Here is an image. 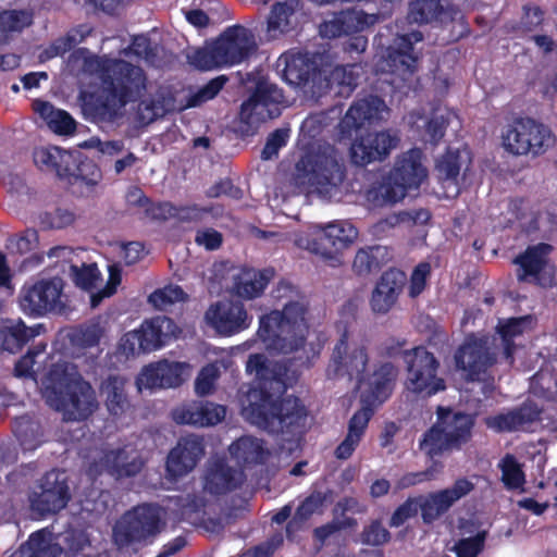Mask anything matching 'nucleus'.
Listing matches in <instances>:
<instances>
[{
  "instance_id": "5701e85b",
  "label": "nucleus",
  "mask_w": 557,
  "mask_h": 557,
  "mask_svg": "<svg viewBox=\"0 0 557 557\" xmlns=\"http://www.w3.org/2000/svg\"><path fill=\"white\" fill-rule=\"evenodd\" d=\"M202 455V441L198 436L181 438L168 456V474L173 479L187 474L196 467Z\"/></svg>"
},
{
  "instance_id": "2f4dec72",
  "label": "nucleus",
  "mask_w": 557,
  "mask_h": 557,
  "mask_svg": "<svg viewBox=\"0 0 557 557\" xmlns=\"http://www.w3.org/2000/svg\"><path fill=\"white\" fill-rule=\"evenodd\" d=\"M243 481L242 471L228 467L223 461H218L207 470L203 490L212 495H220L236 488Z\"/></svg>"
},
{
  "instance_id": "e433bc0d",
  "label": "nucleus",
  "mask_w": 557,
  "mask_h": 557,
  "mask_svg": "<svg viewBox=\"0 0 557 557\" xmlns=\"http://www.w3.org/2000/svg\"><path fill=\"white\" fill-rule=\"evenodd\" d=\"M17 555L18 557H61L63 548L59 546L55 535L47 529H42L30 535Z\"/></svg>"
},
{
  "instance_id": "dca6fc26",
  "label": "nucleus",
  "mask_w": 557,
  "mask_h": 557,
  "mask_svg": "<svg viewBox=\"0 0 557 557\" xmlns=\"http://www.w3.org/2000/svg\"><path fill=\"white\" fill-rule=\"evenodd\" d=\"M144 466L143 459L132 445L99 451L89 466L90 475L108 472L115 478L137 474Z\"/></svg>"
},
{
  "instance_id": "8fccbe9b",
  "label": "nucleus",
  "mask_w": 557,
  "mask_h": 557,
  "mask_svg": "<svg viewBox=\"0 0 557 557\" xmlns=\"http://www.w3.org/2000/svg\"><path fill=\"white\" fill-rule=\"evenodd\" d=\"M360 67L358 65L336 66L330 75L331 88H337V94L348 96L358 84Z\"/></svg>"
},
{
  "instance_id": "f257e3e1",
  "label": "nucleus",
  "mask_w": 557,
  "mask_h": 557,
  "mask_svg": "<svg viewBox=\"0 0 557 557\" xmlns=\"http://www.w3.org/2000/svg\"><path fill=\"white\" fill-rule=\"evenodd\" d=\"M246 370L259 382L257 386L240 391L239 404L245 420L272 433L294 431L305 425L307 413L297 398L287 397L278 401L287 388V379L281 371L270 375L265 358L259 354L249 357Z\"/></svg>"
},
{
  "instance_id": "052dcab7",
  "label": "nucleus",
  "mask_w": 557,
  "mask_h": 557,
  "mask_svg": "<svg viewBox=\"0 0 557 557\" xmlns=\"http://www.w3.org/2000/svg\"><path fill=\"white\" fill-rule=\"evenodd\" d=\"M32 24V14L27 11L9 10L0 13V32H21Z\"/></svg>"
},
{
  "instance_id": "a18cd8bd",
  "label": "nucleus",
  "mask_w": 557,
  "mask_h": 557,
  "mask_svg": "<svg viewBox=\"0 0 557 557\" xmlns=\"http://www.w3.org/2000/svg\"><path fill=\"white\" fill-rule=\"evenodd\" d=\"M91 32V28L86 25H81L71 29L64 36L55 39L49 47H47L39 54L41 62L50 59L61 57L67 51L72 50L76 45L82 42Z\"/></svg>"
},
{
  "instance_id": "393cba45",
  "label": "nucleus",
  "mask_w": 557,
  "mask_h": 557,
  "mask_svg": "<svg viewBox=\"0 0 557 557\" xmlns=\"http://www.w3.org/2000/svg\"><path fill=\"white\" fill-rule=\"evenodd\" d=\"M226 408L211 401H194L175 408L173 420L180 424L211 426L224 420Z\"/></svg>"
},
{
  "instance_id": "f704fd0d",
  "label": "nucleus",
  "mask_w": 557,
  "mask_h": 557,
  "mask_svg": "<svg viewBox=\"0 0 557 557\" xmlns=\"http://www.w3.org/2000/svg\"><path fill=\"white\" fill-rule=\"evenodd\" d=\"M271 278L270 271L243 269L233 275L232 290L238 297L252 299L260 296Z\"/></svg>"
},
{
  "instance_id": "bf43d9fd",
  "label": "nucleus",
  "mask_w": 557,
  "mask_h": 557,
  "mask_svg": "<svg viewBox=\"0 0 557 557\" xmlns=\"http://www.w3.org/2000/svg\"><path fill=\"white\" fill-rule=\"evenodd\" d=\"M499 467L502 469V480L508 488H519L524 483V474L520 463L511 455L505 456Z\"/></svg>"
},
{
  "instance_id": "f03ea898",
  "label": "nucleus",
  "mask_w": 557,
  "mask_h": 557,
  "mask_svg": "<svg viewBox=\"0 0 557 557\" xmlns=\"http://www.w3.org/2000/svg\"><path fill=\"white\" fill-rule=\"evenodd\" d=\"M67 66L76 73L98 74L101 79V97L104 107L115 110L135 100L146 88L144 71L127 61L97 57L87 49L73 51Z\"/></svg>"
},
{
  "instance_id": "2eb2a0df",
  "label": "nucleus",
  "mask_w": 557,
  "mask_h": 557,
  "mask_svg": "<svg viewBox=\"0 0 557 557\" xmlns=\"http://www.w3.org/2000/svg\"><path fill=\"white\" fill-rule=\"evenodd\" d=\"M69 499L66 476L60 471L46 473L29 497L32 511L39 517L60 511Z\"/></svg>"
},
{
  "instance_id": "0eeeda50",
  "label": "nucleus",
  "mask_w": 557,
  "mask_h": 557,
  "mask_svg": "<svg viewBox=\"0 0 557 557\" xmlns=\"http://www.w3.org/2000/svg\"><path fill=\"white\" fill-rule=\"evenodd\" d=\"M428 177L423 156L419 149H410L399 154L385 182L376 191L382 203H396L403 200L409 189H417Z\"/></svg>"
},
{
  "instance_id": "4468645a",
  "label": "nucleus",
  "mask_w": 557,
  "mask_h": 557,
  "mask_svg": "<svg viewBox=\"0 0 557 557\" xmlns=\"http://www.w3.org/2000/svg\"><path fill=\"white\" fill-rule=\"evenodd\" d=\"M399 141L398 133L391 129L362 134L356 137L350 146L351 162L364 166L383 161L397 148Z\"/></svg>"
},
{
  "instance_id": "4d7b16f0",
  "label": "nucleus",
  "mask_w": 557,
  "mask_h": 557,
  "mask_svg": "<svg viewBox=\"0 0 557 557\" xmlns=\"http://www.w3.org/2000/svg\"><path fill=\"white\" fill-rule=\"evenodd\" d=\"M70 276L74 283L85 290H90L96 287L100 278V273L96 264H72L70 267Z\"/></svg>"
},
{
  "instance_id": "412c9836",
  "label": "nucleus",
  "mask_w": 557,
  "mask_h": 557,
  "mask_svg": "<svg viewBox=\"0 0 557 557\" xmlns=\"http://www.w3.org/2000/svg\"><path fill=\"white\" fill-rule=\"evenodd\" d=\"M552 247L547 244H539L529 247L524 253L516 259L519 265L518 278L533 281L542 286H550L555 280L554 267L548 262Z\"/></svg>"
},
{
  "instance_id": "6e6552de",
  "label": "nucleus",
  "mask_w": 557,
  "mask_h": 557,
  "mask_svg": "<svg viewBox=\"0 0 557 557\" xmlns=\"http://www.w3.org/2000/svg\"><path fill=\"white\" fill-rule=\"evenodd\" d=\"M555 143L550 129L532 119H517L502 133L504 149L513 156H539Z\"/></svg>"
},
{
  "instance_id": "864d4df0",
  "label": "nucleus",
  "mask_w": 557,
  "mask_h": 557,
  "mask_svg": "<svg viewBox=\"0 0 557 557\" xmlns=\"http://www.w3.org/2000/svg\"><path fill=\"white\" fill-rule=\"evenodd\" d=\"M185 299L186 294L177 285H168L163 288H159L148 297L149 304L159 310H165L170 306L180 301H184Z\"/></svg>"
},
{
  "instance_id": "680f3d73",
  "label": "nucleus",
  "mask_w": 557,
  "mask_h": 557,
  "mask_svg": "<svg viewBox=\"0 0 557 557\" xmlns=\"http://www.w3.org/2000/svg\"><path fill=\"white\" fill-rule=\"evenodd\" d=\"M430 219V213L426 210H416V211H403L397 214L391 215L385 220L381 221L376 226L381 230H385L386 227H394L401 223L412 222L417 223H425Z\"/></svg>"
},
{
  "instance_id": "de8ad7c7",
  "label": "nucleus",
  "mask_w": 557,
  "mask_h": 557,
  "mask_svg": "<svg viewBox=\"0 0 557 557\" xmlns=\"http://www.w3.org/2000/svg\"><path fill=\"white\" fill-rule=\"evenodd\" d=\"M320 232L336 250L347 247L358 236L356 227L347 221H335L324 227L320 226Z\"/></svg>"
},
{
  "instance_id": "1a4fd4ad",
  "label": "nucleus",
  "mask_w": 557,
  "mask_h": 557,
  "mask_svg": "<svg viewBox=\"0 0 557 557\" xmlns=\"http://www.w3.org/2000/svg\"><path fill=\"white\" fill-rule=\"evenodd\" d=\"M297 166L304 170L301 182L308 184L310 191L325 197H333L344 180L343 166L333 148H327L323 153L307 156Z\"/></svg>"
},
{
  "instance_id": "6e6d98bb",
  "label": "nucleus",
  "mask_w": 557,
  "mask_h": 557,
  "mask_svg": "<svg viewBox=\"0 0 557 557\" xmlns=\"http://www.w3.org/2000/svg\"><path fill=\"white\" fill-rule=\"evenodd\" d=\"M531 325L530 317L511 318L499 322L498 332L505 343V354L507 358L511 356L510 339L524 332Z\"/></svg>"
},
{
  "instance_id": "58836bf2",
  "label": "nucleus",
  "mask_w": 557,
  "mask_h": 557,
  "mask_svg": "<svg viewBox=\"0 0 557 557\" xmlns=\"http://www.w3.org/2000/svg\"><path fill=\"white\" fill-rule=\"evenodd\" d=\"M389 258V251L385 246L361 248L354 258L352 270L359 276H367L377 271Z\"/></svg>"
},
{
  "instance_id": "20e7f679",
  "label": "nucleus",
  "mask_w": 557,
  "mask_h": 557,
  "mask_svg": "<svg viewBox=\"0 0 557 557\" xmlns=\"http://www.w3.org/2000/svg\"><path fill=\"white\" fill-rule=\"evenodd\" d=\"M307 308L306 299L297 296L282 311L274 310L260 319L258 334L268 349L289 354L304 347L308 333Z\"/></svg>"
},
{
  "instance_id": "f8f14e48",
  "label": "nucleus",
  "mask_w": 557,
  "mask_h": 557,
  "mask_svg": "<svg viewBox=\"0 0 557 557\" xmlns=\"http://www.w3.org/2000/svg\"><path fill=\"white\" fill-rule=\"evenodd\" d=\"M368 362L369 355L366 343L352 339L345 329L333 349L327 374L348 375L350 379H356L358 383H362Z\"/></svg>"
},
{
  "instance_id": "bb28decb",
  "label": "nucleus",
  "mask_w": 557,
  "mask_h": 557,
  "mask_svg": "<svg viewBox=\"0 0 557 557\" xmlns=\"http://www.w3.org/2000/svg\"><path fill=\"white\" fill-rule=\"evenodd\" d=\"M396 376L397 370L389 362L376 367L371 375H363V382L359 383V387L363 388L362 406L368 405L374 410L375 403L381 404L388 397Z\"/></svg>"
},
{
  "instance_id": "e2e57ef3",
  "label": "nucleus",
  "mask_w": 557,
  "mask_h": 557,
  "mask_svg": "<svg viewBox=\"0 0 557 557\" xmlns=\"http://www.w3.org/2000/svg\"><path fill=\"white\" fill-rule=\"evenodd\" d=\"M485 537V531L479 532L473 537L458 541L453 549L457 557H478V555L483 550Z\"/></svg>"
},
{
  "instance_id": "09e8293b",
  "label": "nucleus",
  "mask_w": 557,
  "mask_h": 557,
  "mask_svg": "<svg viewBox=\"0 0 557 557\" xmlns=\"http://www.w3.org/2000/svg\"><path fill=\"white\" fill-rule=\"evenodd\" d=\"M230 359H221L203 367L195 380V393L198 396H207L214 392L215 383L220 376V368L227 369Z\"/></svg>"
},
{
  "instance_id": "13d9d810",
  "label": "nucleus",
  "mask_w": 557,
  "mask_h": 557,
  "mask_svg": "<svg viewBox=\"0 0 557 557\" xmlns=\"http://www.w3.org/2000/svg\"><path fill=\"white\" fill-rule=\"evenodd\" d=\"M441 12L436 0H418L410 3L408 17L414 23H429L435 20Z\"/></svg>"
},
{
  "instance_id": "4c0bfd02",
  "label": "nucleus",
  "mask_w": 557,
  "mask_h": 557,
  "mask_svg": "<svg viewBox=\"0 0 557 557\" xmlns=\"http://www.w3.org/2000/svg\"><path fill=\"white\" fill-rule=\"evenodd\" d=\"M277 67L289 85L299 86L309 78L312 64L299 52H287L278 58Z\"/></svg>"
},
{
  "instance_id": "ddd939ff",
  "label": "nucleus",
  "mask_w": 557,
  "mask_h": 557,
  "mask_svg": "<svg viewBox=\"0 0 557 557\" xmlns=\"http://www.w3.org/2000/svg\"><path fill=\"white\" fill-rule=\"evenodd\" d=\"M18 304L24 313L34 317L62 309L64 307L62 280L44 278L25 284L20 292Z\"/></svg>"
},
{
  "instance_id": "3c124183",
  "label": "nucleus",
  "mask_w": 557,
  "mask_h": 557,
  "mask_svg": "<svg viewBox=\"0 0 557 557\" xmlns=\"http://www.w3.org/2000/svg\"><path fill=\"white\" fill-rule=\"evenodd\" d=\"M320 226H314L308 231H300L290 234V239L295 246L300 249L310 251L311 253L319 255L323 258H332V250H330L324 244L317 240V236L320 234ZM287 239V237H285Z\"/></svg>"
},
{
  "instance_id": "0e129e2a",
  "label": "nucleus",
  "mask_w": 557,
  "mask_h": 557,
  "mask_svg": "<svg viewBox=\"0 0 557 557\" xmlns=\"http://www.w3.org/2000/svg\"><path fill=\"white\" fill-rule=\"evenodd\" d=\"M226 81L227 78L223 75L213 78L206 86L189 97L187 107H198L203 102L211 100L222 89Z\"/></svg>"
},
{
  "instance_id": "9d476101",
  "label": "nucleus",
  "mask_w": 557,
  "mask_h": 557,
  "mask_svg": "<svg viewBox=\"0 0 557 557\" xmlns=\"http://www.w3.org/2000/svg\"><path fill=\"white\" fill-rule=\"evenodd\" d=\"M163 516V510L152 505H141L127 511L113 529L115 544L125 547L156 535L162 528Z\"/></svg>"
},
{
  "instance_id": "a19ab883",
  "label": "nucleus",
  "mask_w": 557,
  "mask_h": 557,
  "mask_svg": "<svg viewBox=\"0 0 557 557\" xmlns=\"http://www.w3.org/2000/svg\"><path fill=\"white\" fill-rule=\"evenodd\" d=\"M33 108L54 133L67 135L74 132L75 121L67 112L41 100L34 101Z\"/></svg>"
},
{
  "instance_id": "774afa93",
  "label": "nucleus",
  "mask_w": 557,
  "mask_h": 557,
  "mask_svg": "<svg viewBox=\"0 0 557 557\" xmlns=\"http://www.w3.org/2000/svg\"><path fill=\"white\" fill-rule=\"evenodd\" d=\"M38 234L35 230H27L9 239L8 247L16 253H27L36 248Z\"/></svg>"
},
{
  "instance_id": "c756f323",
  "label": "nucleus",
  "mask_w": 557,
  "mask_h": 557,
  "mask_svg": "<svg viewBox=\"0 0 557 557\" xmlns=\"http://www.w3.org/2000/svg\"><path fill=\"white\" fill-rule=\"evenodd\" d=\"M61 177L81 180L87 185H95L100 173L98 168L79 151H60L58 168L55 172Z\"/></svg>"
},
{
  "instance_id": "5fc2aeb1",
  "label": "nucleus",
  "mask_w": 557,
  "mask_h": 557,
  "mask_svg": "<svg viewBox=\"0 0 557 557\" xmlns=\"http://www.w3.org/2000/svg\"><path fill=\"white\" fill-rule=\"evenodd\" d=\"M64 555H75L89 546V539L83 530L69 529L55 535Z\"/></svg>"
},
{
  "instance_id": "69168bd1",
  "label": "nucleus",
  "mask_w": 557,
  "mask_h": 557,
  "mask_svg": "<svg viewBox=\"0 0 557 557\" xmlns=\"http://www.w3.org/2000/svg\"><path fill=\"white\" fill-rule=\"evenodd\" d=\"M60 151L58 147H38L33 152L34 162L41 170L57 172Z\"/></svg>"
},
{
  "instance_id": "72a5a7b5",
  "label": "nucleus",
  "mask_w": 557,
  "mask_h": 557,
  "mask_svg": "<svg viewBox=\"0 0 557 557\" xmlns=\"http://www.w3.org/2000/svg\"><path fill=\"white\" fill-rule=\"evenodd\" d=\"M373 414V409L366 405L362 406L350 419L348 433L344 441L335 449V456L338 459H348L358 446L368 423Z\"/></svg>"
},
{
  "instance_id": "49530a36",
  "label": "nucleus",
  "mask_w": 557,
  "mask_h": 557,
  "mask_svg": "<svg viewBox=\"0 0 557 557\" xmlns=\"http://www.w3.org/2000/svg\"><path fill=\"white\" fill-rule=\"evenodd\" d=\"M38 334L37 329L27 327L23 321H16L0 331V339L3 349L16 352Z\"/></svg>"
},
{
  "instance_id": "c9c22d12",
  "label": "nucleus",
  "mask_w": 557,
  "mask_h": 557,
  "mask_svg": "<svg viewBox=\"0 0 557 557\" xmlns=\"http://www.w3.org/2000/svg\"><path fill=\"white\" fill-rule=\"evenodd\" d=\"M231 456L243 465H257L264 462L270 450L262 440L253 436H243L231 444Z\"/></svg>"
},
{
  "instance_id": "603ef678",
  "label": "nucleus",
  "mask_w": 557,
  "mask_h": 557,
  "mask_svg": "<svg viewBox=\"0 0 557 557\" xmlns=\"http://www.w3.org/2000/svg\"><path fill=\"white\" fill-rule=\"evenodd\" d=\"M172 100L163 95L141 101L138 104V119L144 124H149L156 119L163 116L172 109Z\"/></svg>"
},
{
  "instance_id": "c03bdc74",
  "label": "nucleus",
  "mask_w": 557,
  "mask_h": 557,
  "mask_svg": "<svg viewBox=\"0 0 557 557\" xmlns=\"http://www.w3.org/2000/svg\"><path fill=\"white\" fill-rule=\"evenodd\" d=\"M13 433L25 450H34L45 441L41 424L28 414L14 420Z\"/></svg>"
},
{
  "instance_id": "a878e982",
  "label": "nucleus",
  "mask_w": 557,
  "mask_h": 557,
  "mask_svg": "<svg viewBox=\"0 0 557 557\" xmlns=\"http://www.w3.org/2000/svg\"><path fill=\"white\" fill-rule=\"evenodd\" d=\"M474 484L467 479L457 480L451 487L430 494L420 503L425 521H432L447 511L457 500L468 495Z\"/></svg>"
},
{
  "instance_id": "423d86ee",
  "label": "nucleus",
  "mask_w": 557,
  "mask_h": 557,
  "mask_svg": "<svg viewBox=\"0 0 557 557\" xmlns=\"http://www.w3.org/2000/svg\"><path fill=\"white\" fill-rule=\"evenodd\" d=\"M257 49L255 35L244 26L228 27L209 48L197 51L191 63L200 70L238 64Z\"/></svg>"
},
{
  "instance_id": "cd10ccee",
  "label": "nucleus",
  "mask_w": 557,
  "mask_h": 557,
  "mask_svg": "<svg viewBox=\"0 0 557 557\" xmlns=\"http://www.w3.org/2000/svg\"><path fill=\"white\" fill-rule=\"evenodd\" d=\"M388 114V109L385 102L374 96H370L354 102L341 125L344 129H352L364 126L367 123L371 124L376 121L384 120Z\"/></svg>"
},
{
  "instance_id": "7c9ffc66",
  "label": "nucleus",
  "mask_w": 557,
  "mask_h": 557,
  "mask_svg": "<svg viewBox=\"0 0 557 557\" xmlns=\"http://www.w3.org/2000/svg\"><path fill=\"white\" fill-rule=\"evenodd\" d=\"M143 342L144 351H153L162 347L169 339L177 337L180 330L173 320L157 317L145 321L137 330Z\"/></svg>"
},
{
  "instance_id": "4be33fe9",
  "label": "nucleus",
  "mask_w": 557,
  "mask_h": 557,
  "mask_svg": "<svg viewBox=\"0 0 557 557\" xmlns=\"http://www.w3.org/2000/svg\"><path fill=\"white\" fill-rule=\"evenodd\" d=\"M422 39L420 32H411L395 38L385 60L392 73L398 74L403 79H407L414 73L419 57L413 45Z\"/></svg>"
},
{
  "instance_id": "aec40b11",
  "label": "nucleus",
  "mask_w": 557,
  "mask_h": 557,
  "mask_svg": "<svg viewBox=\"0 0 557 557\" xmlns=\"http://www.w3.org/2000/svg\"><path fill=\"white\" fill-rule=\"evenodd\" d=\"M189 375L185 362L161 360L145 367L136 380L138 391L144 388H172L180 386Z\"/></svg>"
},
{
  "instance_id": "f3484780",
  "label": "nucleus",
  "mask_w": 557,
  "mask_h": 557,
  "mask_svg": "<svg viewBox=\"0 0 557 557\" xmlns=\"http://www.w3.org/2000/svg\"><path fill=\"white\" fill-rule=\"evenodd\" d=\"M205 319L216 333L224 336L237 334L251 324L252 318L239 300L221 299L206 311Z\"/></svg>"
},
{
  "instance_id": "79ce46f5",
  "label": "nucleus",
  "mask_w": 557,
  "mask_h": 557,
  "mask_svg": "<svg viewBox=\"0 0 557 557\" xmlns=\"http://www.w3.org/2000/svg\"><path fill=\"white\" fill-rule=\"evenodd\" d=\"M125 380L122 376H109L101 384V394L104 397L109 412L120 417L129 408V403L124 393Z\"/></svg>"
},
{
  "instance_id": "ea45409f",
  "label": "nucleus",
  "mask_w": 557,
  "mask_h": 557,
  "mask_svg": "<svg viewBox=\"0 0 557 557\" xmlns=\"http://www.w3.org/2000/svg\"><path fill=\"white\" fill-rule=\"evenodd\" d=\"M408 124L418 132L422 140L437 143L444 136L447 119L440 112L430 119L418 112H412L408 116Z\"/></svg>"
},
{
  "instance_id": "338daca9",
  "label": "nucleus",
  "mask_w": 557,
  "mask_h": 557,
  "mask_svg": "<svg viewBox=\"0 0 557 557\" xmlns=\"http://www.w3.org/2000/svg\"><path fill=\"white\" fill-rule=\"evenodd\" d=\"M544 21V12L535 5H524L517 29L521 33L535 30Z\"/></svg>"
},
{
  "instance_id": "7ed1b4c3",
  "label": "nucleus",
  "mask_w": 557,
  "mask_h": 557,
  "mask_svg": "<svg viewBox=\"0 0 557 557\" xmlns=\"http://www.w3.org/2000/svg\"><path fill=\"white\" fill-rule=\"evenodd\" d=\"M42 385L47 404L61 411L65 420H84L98 408L94 388L71 362L53 364Z\"/></svg>"
},
{
  "instance_id": "b1692460",
  "label": "nucleus",
  "mask_w": 557,
  "mask_h": 557,
  "mask_svg": "<svg viewBox=\"0 0 557 557\" xmlns=\"http://www.w3.org/2000/svg\"><path fill=\"white\" fill-rule=\"evenodd\" d=\"M379 22V15L368 14L361 10H347L335 14L320 26L323 37L336 38L343 35L363 32Z\"/></svg>"
},
{
  "instance_id": "c85d7f7f",
  "label": "nucleus",
  "mask_w": 557,
  "mask_h": 557,
  "mask_svg": "<svg viewBox=\"0 0 557 557\" xmlns=\"http://www.w3.org/2000/svg\"><path fill=\"white\" fill-rule=\"evenodd\" d=\"M405 281L404 272L395 269L385 271L372 293V310L376 313L388 312L403 290Z\"/></svg>"
},
{
  "instance_id": "473e14b6",
  "label": "nucleus",
  "mask_w": 557,
  "mask_h": 557,
  "mask_svg": "<svg viewBox=\"0 0 557 557\" xmlns=\"http://www.w3.org/2000/svg\"><path fill=\"white\" fill-rule=\"evenodd\" d=\"M461 154L460 152H447L436 163L437 178L443 189V195L453 199L456 198L462 188L463 181L460 177Z\"/></svg>"
},
{
  "instance_id": "6ab92c4d",
  "label": "nucleus",
  "mask_w": 557,
  "mask_h": 557,
  "mask_svg": "<svg viewBox=\"0 0 557 557\" xmlns=\"http://www.w3.org/2000/svg\"><path fill=\"white\" fill-rule=\"evenodd\" d=\"M495 356L487 337L471 335L456 351L455 362L468 380L474 381L495 362Z\"/></svg>"
},
{
  "instance_id": "9b49d317",
  "label": "nucleus",
  "mask_w": 557,
  "mask_h": 557,
  "mask_svg": "<svg viewBox=\"0 0 557 557\" xmlns=\"http://www.w3.org/2000/svg\"><path fill=\"white\" fill-rule=\"evenodd\" d=\"M406 387L417 394L431 396L445 389L444 380L437 376L438 362L426 349L414 348L406 354Z\"/></svg>"
},
{
  "instance_id": "37998d69",
  "label": "nucleus",
  "mask_w": 557,
  "mask_h": 557,
  "mask_svg": "<svg viewBox=\"0 0 557 557\" xmlns=\"http://www.w3.org/2000/svg\"><path fill=\"white\" fill-rule=\"evenodd\" d=\"M298 8L297 0H286L273 5L268 17L267 34L270 39H275L292 28V17Z\"/></svg>"
},
{
  "instance_id": "39448f33",
  "label": "nucleus",
  "mask_w": 557,
  "mask_h": 557,
  "mask_svg": "<svg viewBox=\"0 0 557 557\" xmlns=\"http://www.w3.org/2000/svg\"><path fill=\"white\" fill-rule=\"evenodd\" d=\"M474 418L471 414L438 407L436 423L423 435L420 449L429 457L460 449L472 435Z\"/></svg>"
},
{
  "instance_id": "a211bd4d",
  "label": "nucleus",
  "mask_w": 557,
  "mask_h": 557,
  "mask_svg": "<svg viewBox=\"0 0 557 557\" xmlns=\"http://www.w3.org/2000/svg\"><path fill=\"white\" fill-rule=\"evenodd\" d=\"M283 101V94L273 84L261 83L256 91L240 108V120L250 127H256L269 119L280 115L278 103Z\"/></svg>"
}]
</instances>
